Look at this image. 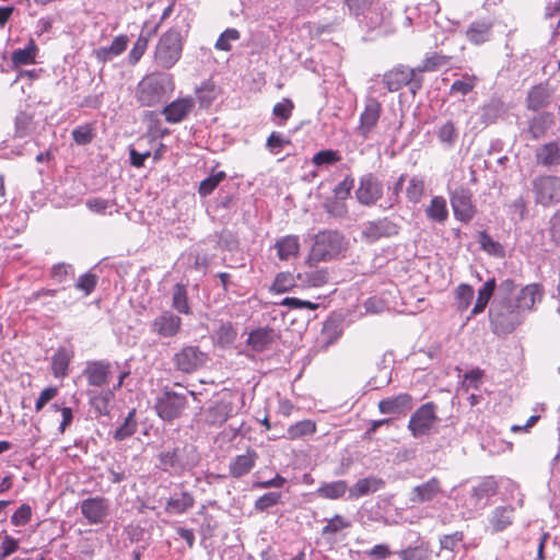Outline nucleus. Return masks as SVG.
Segmentation results:
<instances>
[{
    "mask_svg": "<svg viewBox=\"0 0 560 560\" xmlns=\"http://www.w3.org/2000/svg\"><path fill=\"white\" fill-rule=\"evenodd\" d=\"M514 509L511 506L497 508L491 516L490 523L494 532H502L513 523Z\"/></svg>",
    "mask_w": 560,
    "mask_h": 560,
    "instance_id": "37",
    "label": "nucleus"
},
{
    "mask_svg": "<svg viewBox=\"0 0 560 560\" xmlns=\"http://www.w3.org/2000/svg\"><path fill=\"white\" fill-rule=\"evenodd\" d=\"M436 409L435 402L428 401L411 413L408 430L415 439L428 435L434 429L439 421Z\"/></svg>",
    "mask_w": 560,
    "mask_h": 560,
    "instance_id": "6",
    "label": "nucleus"
},
{
    "mask_svg": "<svg viewBox=\"0 0 560 560\" xmlns=\"http://www.w3.org/2000/svg\"><path fill=\"white\" fill-rule=\"evenodd\" d=\"M93 138V127L89 124L78 126L72 130V139L78 145L91 143Z\"/></svg>",
    "mask_w": 560,
    "mask_h": 560,
    "instance_id": "55",
    "label": "nucleus"
},
{
    "mask_svg": "<svg viewBox=\"0 0 560 560\" xmlns=\"http://www.w3.org/2000/svg\"><path fill=\"white\" fill-rule=\"evenodd\" d=\"M270 341V332L262 328L250 331L247 339L248 346H250L255 351H262L267 348Z\"/></svg>",
    "mask_w": 560,
    "mask_h": 560,
    "instance_id": "46",
    "label": "nucleus"
},
{
    "mask_svg": "<svg viewBox=\"0 0 560 560\" xmlns=\"http://www.w3.org/2000/svg\"><path fill=\"white\" fill-rule=\"evenodd\" d=\"M413 406V398L408 393H400L396 396L384 398L378 401V410L383 415H400L410 411Z\"/></svg>",
    "mask_w": 560,
    "mask_h": 560,
    "instance_id": "18",
    "label": "nucleus"
},
{
    "mask_svg": "<svg viewBox=\"0 0 560 560\" xmlns=\"http://www.w3.org/2000/svg\"><path fill=\"white\" fill-rule=\"evenodd\" d=\"M183 326L182 318L171 311H165L151 323V330L161 338L176 337Z\"/></svg>",
    "mask_w": 560,
    "mask_h": 560,
    "instance_id": "13",
    "label": "nucleus"
},
{
    "mask_svg": "<svg viewBox=\"0 0 560 560\" xmlns=\"http://www.w3.org/2000/svg\"><path fill=\"white\" fill-rule=\"evenodd\" d=\"M348 482L346 480H337L331 482H324L316 490L319 498L328 500H338L349 491Z\"/></svg>",
    "mask_w": 560,
    "mask_h": 560,
    "instance_id": "31",
    "label": "nucleus"
},
{
    "mask_svg": "<svg viewBox=\"0 0 560 560\" xmlns=\"http://www.w3.org/2000/svg\"><path fill=\"white\" fill-rule=\"evenodd\" d=\"M37 54V46L33 39H31L27 46L23 49H16L12 52L11 60L14 66H27L35 63Z\"/></svg>",
    "mask_w": 560,
    "mask_h": 560,
    "instance_id": "40",
    "label": "nucleus"
},
{
    "mask_svg": "<svg viewBox=\"0 0 560 560\" xmlns=\"http://www.w3.org/2000/svg\"><path fill=\"white\" fill-rule=\"evenodd\" d=\"M385 487V481L375 476L359 479L350 489L349 498L359 499L361 497L374 493Z\"/></svg>",
    "mask_w": 560,
    "mask_h": 560,
    "instance_id": "21",
    "label": "nucleus"
},
{
    "mask_svg": "<svg viewBox=\"0 0 560 560\" xmlns=\"http://www.w3.org/2000/svg\"><path fill=\"white\" fill-rule=\"evenodd\" d=\"M491 28L492 23L489 21H475L467 28L466 37L475 45L483 44L489 40Z\"/></svg>",
    "mask_w": 560,
    "mask_h": 560,
    "instance_id": "28",
    "label": "nucleus"
},
{
    "mask_svg": "<svg viewBox=\"0 0 560 560\" xmlns=\"http://www.w3.org/2000/svg\"><path fill=\"white\" fill-rule=\"evenodd\" d=\"M19 549V540L5 535L0 544V559L3 560Z\"/></svg>",
    "mask_w": 560,
    "mask_h": 560,
    "instance_id": "63",
    "label": "nucleus"
},
{
    "mask_svg": "<svg viewBox=\"0 0 560 560\" xmlns=\"http://www.w3.org/2000/svg\"><path fill=\"white\" fill-rule=\"evenodd\" d=\"M495 289V281L494 279L488 280L483 283L482 288L478 291V298L475 303L474 308L471 310L470 316L468 319H470L472 316L480 314L485 311L486 306L488 305L491 296L493 295Z\"/></svg>",
    "mask_w": 560,
    "mask_h": 560,
    "instance_id": "38",
    "label": "nucleus"
},
{
    "mask_svg": "<svg viewBox=\"0 0 560 560\" xmlns=\"http://www.w3.org/2000/svg\"><path fill=\"white\" fill-rule=\"evenodd\" d=\"M136 410L132 409L128 416L126 417L124 423L116 430L115 439L124 440L130 435H132L137 430V421H136Z\"/></svg>",
    "mask_w": 560,
    "mask_h": 560,
    "instance_id": "54",
    "label": "nucleus"
},
{
    "mask_svg": "<svg viewBox=\"0 0 560 560\" xmlns=\"http://www.w3.org/2000/svg\"><path fill=\"white\" fill-rule=\"evenodd\" d=\"M196 95L201 107H208L218 96V88L211 80H207L196 90Z\"/></svg>",
    "mask_w": 560,
    "mask_h": 560,
    "instance_id": "42",
    "label": "nucleus"
},
{
    "mask_svg": "<svg viewBox=\"0 0 560 560\" xmlns=\"http://www.w3.org/2000/svg\"><path fill=\"white\" fill-rule=\"evenodd\" d=\"M119 364L109 360H90L85 363L82 375L90 387L106 389L113 381Z\"/></svg>",
    "mask_w": 560,
    "mask_h": 560,
    "instance_id": "3",
    "label": "nucleus"
},
{
    "mask_svg": "<svg viewBox=\"0 0 560 560\" xmlns=\"http://www.w3.org/2000/svg\"><path fill=\"white\" fill-rule=\"evenodd\" d=\"M275 249L280 260L296 258L300 254V238L298 235H285L275 243Z\"/></svg>",
    "mask_w": 560,
    "mask_h": 560,
    "instance_id": "22",
    "label": "nucleus"
},
{
    "mask_svg": "<svg viewBox=\"0 0 560 560\" xmlns=\"http://www.w3.org/2000/svg\"><path fill=\"white\" fill-rule=\"evenodd\" d=\"M478 79L474 74L465 73L463 79L456 80L452 83L450 93L460 94L463 96L469 94L476 86Z\"/></svg>",
    "mask_w": 560,
    "mask_h": 560,
    "instance_id": "44",
    "label": "nucleus"
},
{
    "mask_svg": "<svg viewBox=\"0 0 560 560\" xmlns=\"http://www.w3.org/2000/svg\"><path fill=\"white\" fill-rule=\"evenodd\" d=\"M549 92L541 84L535 85L530 89L526 97L527 108L530 110H538L544 108L549 103Z\"/></svg>",
    "mask_w": 560,
    "mask_h": 560,
    "instance_id": "36",
    "label": "nucleus"
},
{
    "mask_svg": "<svg viewBox=\"0 0 560 560\" xmlns=\"http://www.w3.org/2000/svg\"><path fill=\"white\" fill-rule=\"evenodd\" d=\"M498 485L492 478L482 480L472 489V498L477 501L492 497L497 493Z\"/></svg>",
    "mask_w": 560,
    "mask_h": 560,
    "instance_id": "50",
    "label": "nucleus"
},
{
    "mask_svg": "<svg viewBox=\"0 0 560 560\" xmlns=\"http://www.w3.org/2000/svg\"><path fill=\"white\" fill-rule=\"evenodd\" d=\"M32 518V508L28 504H22L11 516V523L14 526H24Z\"/></svg>",
    "mask_w": 560,
    "mask_h": 560,
    "instance_id": "60",
    "label": "nucleus"
},
{
    "mask_svg": "<svg viewBox=\"0 0 560 560\" xmlns=\"http://www.w3.org/2000/svg\"><path fill=\"white\" fill-rule=\"evenodd\" d=\"M424 194V182L418 177L409 179L406 187V197L412 203H418Z\"/></svg>",
    "mask_w": 560,
    "mask_h": 560,
    "instance_id": "51",
    "label": "nucleus"
},
{
    "mask_svg": "<svg viewBox=\"0 0 560 560\" xmlns=\"http://www.w3.org/2000/svg\"><path fill=\"white\" fill-rule=\"evenodd\" d=\"M258 454L253 448H247L245 454L235 456L229 465V472L232 478L238 479L249 474L255 467Z\"/></svg>",
    "mask_w": 560,
    "mask_h": 560,
    "instance_id": "19",
    "label": "nucleus"
},
{
    "mask_svg": "<svg viewBox=\"0 0 560 560\" xmlns=\"http://www.w3.org/2000/svg\"><path fill=\"white\" fill-rule=\"evenodd\" d=\"M237 331L231 323L222 324L217 330V343L222 348L229 347L235 341Z\"/></svg>",
    "mask_w": 560,
    "mask_h": 560,
    "instance_id": "48",
    "label": "nucleus"
},
{
    "mask_svg": "<svg viewBox=\"0 0 560 560\" xmlns=\"http://www.w3.org/2000/svg\"><path fill=\"white\" fill-rule=\"evenodd\" d=\"M397 233V225L389 219L383 218L365 223L362 230V237L366 242L373 243L382 237H390Z\"/></svg>",
    "mask_w": 560,
    "mask_h": 560,
    "instance_id": "14",
    "label": "nucleus"
},
{
    "mask_svg": "<svg viewBox=\"0 0 560 560\" xmlns=\"http://www.w3.org/2000/svg\"><path fill=\"white\" fill-rule=\"evenodd\" d=\"M293 109L294 103L288 97L282 98L281 102L273 105L272 114L281 119V121L278 122L279 126H283L291 118Z\"/></svg>",
    "mask_w": 560,
    "mask_h": 560,
    "instance_id": "47",
    "label": "nucleus"
},
{
    "mask_svg": "<svg viewBox=\"0 0 560 560\" xmlns=\"http://www.w3.org/2000/svg\"><path fill=\"white\" fill-rule=\"evenodd\" d=\"M195 505V498L188 491H183L178 498L166 501L165 511L170 514H183Z\"/></svg>",
    "mask_w": 560,
    "mask_h": 560,
    "instance_id": "34",
    "label": "nucleus"
},
{
    "mask_svg": "<svg viewBox=\"0 0 560 560\" xmlns=\"http://www.w3.org/2000/svg\"><path fill=\"white\" fill-rule=\"evenodd\" d=\"M294 277L290 272H280L272 284V288L276 292L282 293L287 292L294 287Z\"/></svg>",
    "mask_w": 560,
    "mask_h": 560,
    "instance_id": "59",
    "label": "nucleus"
},
{
    "mask_svg": "<svg viewBox=\"0 0 560 560\" xmlns=\"http://www.w3.org/2000/svg\"><path fill=\"white\" fill-rule=\"evenodd\" d=\"M458 136V128L452 119L446 120L436 130L439 141L447 148L455 145Z\"/></svg>",
    "mask_w": 560,
    "mask_h": 560,
    "instance_id": "41",
    "label": "nucleus"
},
{
    "mask_svg": "<svg viewBox=\"0 0 560 560\" xmlns=\"http://www.w3.org/2000/svg\"><path fill=\"white\" fill-rule=\"evenodd\" d=\"M187 404L188 401L184 394L165 389L162 395L156 398L154 409L163 421L171 422L182 416Z\"/></svg>",
    "mask_w": 560,
    "mask_h": 560,
    "instance_id": "7",
    "label": "nucleus"
},
{
    "mask_svg": "<svg viewBox=\"0 0 560 560\" xmlns=\"http://www.w3.org/2000/svg\"><path fill=\"white\" fill-rule=\"evenodd\" d=\"M464 540L463 532H454L453 534L444 535L440 539L441 549L453 551L456 546Z\"/></svg>",
    "mask_w": 560,
    "mask_h": 560,
    "instance_id": "62",
    "label": "nucleus"
},
{
    "mask_svg": "<svg viewBox=\"0 0 560 560\" xmlns=\"http://www.w3.org/2000/svg\"><path fill=\"white\" fill-rule=\"evenodd\" d=\"M195 100L191 96L177 98L163 108L165 120L170 124L183 121L194 109Z\"/></svg>",
    "mask_w": 560,
    "mask_h": 560,
    "instance_id": "17",
    "label": "nucleus"
},
{
    "mask_svg": "<svg viewBox=\"0 0 560 560\" xmlns=\"http://www.w3.org/2000/svg\"><path fill=\"white\" fill-rule=\"evenodd\" d=\"M382 114V105L376 98H370L360 115L358 127L359 135L368 139L371 131L376 127Z\"/></svg>",
    "mask_w": 560,
    "mask_h": 560,
    "instance_id": "16",
    "label": "nucleus"
},
{
    "mask_svg": "<svg viewBox=\"0 0 560 560\" xmlns=\"http://www.w3.org/2000/svg\"><path fill=\"white\" fill-rule=\"evenodd\" d=\"M383 196V185L372 173L363 175L355 189V198L363 206H374Z\"/></svg>",
    "mask_w": 560,
    "mask_h": 560,
    "instance_id": "11",
    "label": "nucleus"
},
{
    "mask_svg": "<svg viewBox=\"0 0 560 560\" xmlns=\"http://www.w3.org/2000/svg\"><path fill=\"white\" fill-rule=\"evenodd\" d=\"M226 177L225 172L219 171L200 182L198 192L200 196L210 195L218 185Z\"/></svg>",
    "mask_w": 560,
    "mask_h": 560,
    "instance_id": "49",
    "label": "nucleus"
},
{
    "mask_svg": "<svg viewBox=\"0 0 560 560\" xmlns=\"http://www.w3.org/2000/svg\"><path fill=\"white\" fill-rule=\"evenodd\" d=\"M163 92V86L158 80L145 78L139 83L136 96L140 105L150 107L162 101Z\"/></svg>",
    "mask_w": 560,
    "mask_h": 560,
    "instance_id": "15",
    "label": "nucleus"
},
{
    "mask_svg": "<svg viewBox=\"0 0 560 560\" xmlns=\"http://www.w3.org/2000/svg\"><path fill=\"white\" fill-rule=\"evenodd\" d=\"M80 512L90 525H100L109 516V500L102 495L90 497L80 502Z\"/></svg>",
    "mask_w": 560,
    "mask_h": 560,
    "instance_id": "10",
    "label": "nucleus"
},
{
    "mask_svg": "<svg viewBox=\"0 0 560 560\" xmlns=\"http://www.w3.org/2000/svg\"><path fill=\"white\" fill-rule=\"evenodd\" d=\"M350 526L351 522L349 520L340 514H335L331 518L327 520V524L322 528V535L332 536Z\"/></svg>",
    "mask_w": 560,
    "mask_h": 560,
    "instance_id": "45",
    "label": "nucleus"
},
{
    "mask_svg": "<svg viewBox=\"0 0 560 560\" xmlns=\"http://www.w3.org/2000/svg\"><path fill=\"white\" fill-rule=\"evenodd\" d=\"M536 161L545 167L557 166L560 164V145L556 141L542 144L536 151Z\"/></svg>",
    "mask_w": 560,
    "mask_h": 560,
    "instance_id": "26",
    "label": "nucleus"
},
{
    "mask_svg": "<svg viewBox=\"0 0 560 560\" xmlns=\"http://www.w3.org/2000/svg\"><path fill=\"white\" fill-rule=\"evenodd\" d=\"M74 353L72 350L60 347L51 358V373L56 378H63L68 375L70 362Z\"/></svg>",
    "mask_w": 560,
    "mask_h": 560,
    "instance_id": "24",
    "label": "nucleus"
},
{
    "mask_svg": "<svg viewBox=\"0 0 560 560\" xmlns=\"http://www.w3.org/2000/svg\"><path fill=\"white\" fill-rule=\"evenodd\" d=\"M450 201L456 220L465 224L472 220L477 209L472 202V194L468 188L458 187L450 191Z\"/></svg>",
    "mask_w": 560,
    "mask_h": 560,
    "instance_id": "9",
    "label": "nucleus"
},
{
    "mask_svg": "<svg viewBox=\"0 0 560 560\" xmlns=\"http://www.w3.org/2000/svg\"><path fill=\"white\" fill-rule=\"evenodd\" d=\"M345 248V237L337 231L325 230L314 236L306 262L327 261L339 255Z\"/></svg>",
    "mask_w": 560,
    "mask_h": 560,
    "instance_id": "1",
    "label": "nucleus"
},
{
    "mask_svg": "<svg viewBox=\"0 0 560 560\" xmlns=\"http://www.w3.org/2000/svg\"><path fill=\"white\" fill-rule=\"evenodd\" d=\"M183 52V37L177 28L167 30L159 39L154 51L156 63L163 69H171Z\"/></svg>",
    "mask_w": 560,
    "mask_h": 560,
    "instance_id": "2",
    "label": "nucleus"
},
{
    "mask_svg": "<svg viewBox=\"0 0 560 560\" xmlns=\"http://www.w3.org/2000/svg\"><path fill=\"white\" fill-rule=\"evenodd\" d=\"M340 161L341 155L339 154V152L331 149L322 150L312 158V163L315 166L332 165Z\"/></svg>",
    "mask_w": 560,
    "mask_h": 560,
    "instance_id": "53",
    "label": "nucleus"
},
{
    "mask_svg": "<svg viewBox=\"0 0 560 560\" xmlns=\"http://www.w3.org/2000/svg\"><path fill=\"white\" fill-rule=\"evenodd\" d=\"M383 83L389 92H396L409 85L412 94L422 88L423 78L419 77L415 68L398 65L383 75Z\"/></svg>",
    "mask_w": 560,
    "mask_h": 560,
    "instance_id": "4",
    "label": "nucleus"
},
{
    "mask_svg": "<svg viewBox=\"0 0 560 560\" xmlns=\"http://www.w3.org/2000/svg\"><path fill=\"white\" fill-rule=\"evenodd\" d=\"M532 190L536 205L552 207L560 202V177L538 175L532 182Z\"/></svg>",
    "mask_w": 560,
    "mask_h": 560,
    "instance_id": "5",
    "label": "nucleus"
},
{
    "mask_svg": "<svg viewBox=\"0 0 560 560\" xmlns=\"http://www.w3.org/2000/svg\"><path fill=\"white\" fill-rule=\"evenodd\" d=\"M97 284V277L94 273L86 272L81 275L75 283V288L82 291L85 295L91 294Z\"/></svg>",
    "mask_w": 560,
    "mask_h": 560,
    "instance_id": "57",
    "label": "nucleus"
},
{
    "mask_svg": "<svg viewBox=\"0 0 560 560\" xmlns=\"http://www.w3.org/2000/svg\"><path fill=\"white\" fill-rule=\"evenodd\" d=\"M483 377V371L480 369H472L464 375L463 386L466 389H478L479 384Z\"/></svg>",
    "mask_w": 560,
    "mask_h": 560,
    "instance_id": "64",
    "label": "nucleus"
},
{
    "mask_svg": "<svg viewBox=\"0 0 560 560\" xmlns=\"http://www.w3.org/2000/svg\"><path fill=\"white\" fill-rule=\"evenodd\" d=\"M544 295V288L539 283H530L524 287L516 301L517 308L532 310L537 302H540Z\"/></svg>",
    "mask_w": 560,
    "mask_h": 560,
    "instance_id": "23",
    "label": "nucleus"
},
{
    "mask_svg": "<svg viewBox=\"0 0 560 560\" xmlns=\"http://www.w3.org/2000/svg\"><path fill=\"white\" fill-rule=\"evenodd\" d=\"M281 494L278 492H268L259 497L255 501V509L257 511L264 512L280 502Z\"/></svg>",
    "mask_w": 560,
    "mask_h": 560,
    "instance_id": "58",
    "label": "nucleus"
},
{
    "mask_svg": "<svg viewBox=\"0 0 560 560\" xmlns=\"http://www.w3.org/2000/svg\"><path fill=\"white\" fill-rule=\"evenodd\" d=\"M58 395V388L55 387V386H49V387H46L44 388L38 398L36 399V402H35V410L37 412L42 411L44 409V407L50 401L52 400L56 396Z\"/></svg>",
    "mask_w": 560,
    "mask_h": 560,
    "instance_id": "61",
    "label": "nucleus"
},
{
    "mask_svg": "<svg viewBox=\"0 0 560 560\" xmlns=\"http://www.w3.org/2000/svg\"><path fill=\"white\" fill-rule=\"evenodd\" d=\"M474 289L467 283H462L455 289L456 308L459 312L466 311L474 299Z\"/></svg>",
    "mask_w": 560,
    "mask_h": 560,
    "instance_id": "43",
    "label": "nucleus"
},
{
    "mask_svg": "<svg viewBox=\"0 0 560 560\" xmlns=\"http://www.w3.org/2000/svg\"><path fill=\"white\" fill-rule=\"evenodd\" d=\"M296 279L304 288H320L328 282L327 269H312L304 272H299Z\"/></svg>",
    "mask_w": 560,
    "mask_h": 560,
    "instance_id": "32",
    "label": "nucleus"
},
{
    "mask_svg": "<svg viewBox=\"0 0 560 560\" xmlns=\"http://www.w3.org/2000/svg\"><path fill=\"white\" fill-rule=\"evenodd\" d=\"M427 218L439 224H444L448 219L446 199L442 196H434L424 210Z\"/></svg>",
    "mask_w": 560,
    "mask_h": 560,
    "instance_id": "27",
    "label": "nucleus"
},
{
    "mask_svg": "<svg viewBox=\"0 0 560 560\" xmlns=\"http://www.w3.org/2000/svg\"><path fill=\"white\" fill-rule=\"evenodd\" d=\"M208 361V354L198 346H184L173 357V364L177 371L191 374L201 369Z\"/></svg>",
    "mask_w": 560,
    "mask_h": 560,
    "instance_id": "8",
    "label": "nucleus"
},
{
    "mask_svg": "<svg viewBox=\"0 0 560 560\" xmlns=\"http://www.w3.org/2000/svg\"><path fill=\"white\" fill-rule=\"evenodd\" d=\"M172 306L180 314H191V307L188 299L187 285L183 283H176L173 288L172 293Z\"/></svg>",
    "mask_w": 560,
    "mask_h": 560,
    "instance_id": "35",
    "label": "nucleus"
},
{
    "mask_svg": "<svg viewBox=\"0 0 560 560\" xmlns=\"http://www.w3.org/2000/svg\"><path fill=\"white\" fill-rule=\"evenodd\" d=\"M401 560H431L432 550L429 541L420 540L417 546H408L397 552Z\"/></svg>",
    "mask_w": 560,
    "mask_h": 560,
    "instance_id": "29",
    "label": "nucleus"
},
{
    "mask_svg": "<svg viewBox=\"0 0 560 560\" xmlns=\"http://www.w3.org/2000/svg\"><path fill=\"white\" fill-rule=\"evenodd\" d=\"M478 241L482 250L490 255L502 256L503 247L497 241H494L486 231H482L478 235Z\"/></svg>",
    "mask_w": 560,
    "mask_h": 560,
    "instance_id": "52",
    "label": "nucleus"
},
{
    "mask_svg": "<svg viewBox=\"0 0 560 560\" xmlns=\"http://www.w3.org/2000/svg\"><path fill=\"white\" fill-rule=\"evenodd\" d=\"M129 375L130 372L127 370L119 371L116 376L117 381L113 387L101 389V392L90 396V405L98 415L105 416L109 413V405L115 399V393L122 387L125 380Z\"/></svg>",
    "mask_w": 560,
    "mask_h": 560,
    "instance_id": "12",
    "label": "nucleus"
},
{
    "mask_svg": "<svg viewBox=\"0 0 560 560\" xmlns=\"http://www.w3.org/2000/svg\"><path fill=\"white\" fill-rule=\"evenodd\" d=\"M241 34L236 28L225 30L217 39L214 47L218 50L230 51L232 49L231 42L237 40Z\"/></svg>",
    "mask_w": 560,
    "mask_h": 560,
    "instance_id": "56",
    "label": "nucleus"
},
{
    "mask_svg": "<svg viewBox=\"0 0 560 560\" xmlns=\"http://www.w3.org/2000/svg\"><path fill=\"white\" fill-rule=\"evenodd\" d=\"M233 415V405L231 401L220 400L207 410V422L210 425H222Z\"/></svg>",
    "mask_w": 560,
    "mask_h": 560,
    "instance_id": "25",
    "label": "nucleus"
},
{
    "mask_svg": "<svg viewBox=\"0 0 560 560\" xmlns=\"http://www.w3.org/2000/svg\"><path fill=\"white\" fill-rule=\"evenodd\" d=\"M411 493L412 502L424 503L434 500L441 493H443V488L440 479L436 477H432L428 481L413 487Z\"/></svg>",
    "mask_w": 560,
    "mask_h": 560,
    "instance_id": "20",
    "label": "nucleus"
},
{
    "mask_svg": "<svg viewBox=\"0 0 560 560\" xmlns=\"http://www.w3.org/2000/svg\"><path fill=\"white\" fill-rule=\"evenodd\" d=\"M316 423L313 420L305 419L290 425L287 430V435L275 436L271 440L285 438L288 440H296L307 435H313L316 432Z\"/></svg>",
    "mask_w": 560,
    "mask_h": 560,
    "instance_id": "33",
    "label": "nucleus"
},
{
    "mask_svg": "<svg viewBox=\"0 0 560 560\" xmlns=\"http://www.w3.org/2000/svg\"><path fill=\"white\" fill-rule=\"evenodd\" d=\"M160 27V24H156L151 31L148 32H141L138 36L137 40L135 42L131 50L129 51V62L131 65H136L143 54L145 52L149 42L152 36H154Z\"/></svg>",
    "mask_w": 560,
    "mask_h": 560,
    "instance_id": "30",
    "label": "nucleus"
},
{
    "mask_svg": "<svg viewBox=\"0 0 560 560\" xmlns=\"http://www.w3.org/2000/svg\"><path fill=\"white\" fill-rule=\"evenodd\" d=\"M451 61V57L440 54V52H433L431 55H427L424 59L422 60L421 65H419L417 68V73H423V72H432L436 71L440 68L448 65Z\"/></svg>",
    "mask_w": 560,
    "mask_h": 560,
    "instance_id": "39",
    "label": "nucleus"
}]
</instances>
